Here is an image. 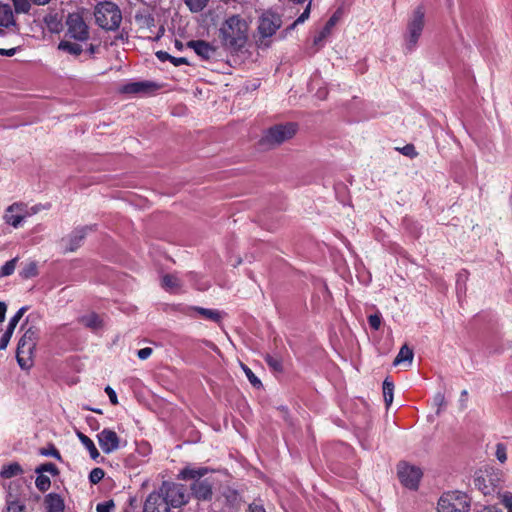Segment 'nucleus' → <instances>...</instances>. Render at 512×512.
<instances>
[{"mask_svg": "<svg viewBox=\"0 0 512 512\" xmlns=\"http://www.w3.org/2000/svg\"><path fill=\"white\" fill-rule=\"evenodd\" d=\"M171 63H173L175 66H180L182 64H187V59L186 58H183V57H179V58H176V57H171Z\"/></svg>", "mask_w": 512, "mask_h": 512, "instance_id": "nucleus-54", "label": "nucleus"}, {"mask_svg": "<svg viewBox=\"0 0 512 512\" xmlns=\"http://www.w3.org/2000/svg\"><path fill=\"white\" fill-rule=\"evenodd\" d=\"M265 362L267 363V365L274 371H281L282 370V362L280 359L270 355V354H266L265 357Z\"/></svg>", "mask_w": 512, "mask_h": 512, "instance_id": "nucleus-36", "label": "nucleus"}, {"mask_svg": "<svg viewBox=\"0 0 512 512\" xmlns=\"http://www.w3.org/2000/svg\"><path fill=\"white\" fill-rule=\"evenodd\" d=\"M77 436H78L81 444L88 450L90 457L93 460H96L100 456V454H99V451L96 448L94 442L88 436L83 434L82 432H78Z\"/></svg>", "mask_w": 512, "mask_h": 512, "instance_id": "nucleus-24", "label": "nucleus"}, {"mask_svg": "<svg viewBox=\"0 0 512 512\" xmlns=\"http://www.w3.org/2000/svg\"><path fill=\"white\" fill-rule=\"evenodd\" d=\"M38 336H39V329L34 326H30L25 330V332L22 335V337L20 338L19 342L25 343V344H30V345H36Z\"/></svg>", "mask_w": 512, "mask_h": 512, "instance_id": "nucleus-25", "label": "nucleus"}, {"mask_svg": "<svg viewBox=\"0 0 512 512\" xmlns=\"http://www.w3.org/2000/svg\"><path fill=\"white\" fill-rule=\"evenodd\" d=\"M208 473L205 467H186L181 470L179 477L183 480H194L191 486L193 495L199 500H208L212 495L213 482L210 478L202 479Z\"/></svg>", "mask_w": 512, "mask_h": 512, "instance_id": "nucleus-2", "label": "nucleus"}, {"mask_svg": "<svg viewBox=\"0 0 512 512\" xmlns=\"http://www.w3.org/2000/svg\"><path fill=\"white\" fill-rule=\"evenodd\" d=\"M101 450L105 454H111L120 448V438L117 433L109 428H104L97 434Z\"/></svg>", "mask_w": 512, "mask_h": 512, "instance_id": "nucleus-12", "label": "nucleus"}, {"mask_svg": "<svg viewBox=\"0 0 512 512\" xmlns=\"http://www.w3.org/2000/svg\"><path fill=\"white\" fill-rule=\"evenodd\" d=\"M82 322L85 326L90 327L92 329H96L100 327L101 321L97 314H90L82 318Z\"/></svg>", "mask_w": 512, "mask_h": 512, "instance_id": "nucleus-34", "label": "nucleus"}, {"mask_svg": "<svg viewBox=\"0 0 512 512\" xmlns=\"http://www.w3.org/2000/svg\"><path fill=\"white\" fill-rule=\"evenodd\" d=\"M194 310L203 318L209 319L213 322H219L221 320V315L217 310L202 307H195Z\"/></svg>", "mask_w": 512, "mask_h": 512, "instance_id": "nucleus-27", "label": "nucleus"}, {"mask_svg": "<svg viewBox=\"0 0 512 512\" xmlns=\"http://www.w3.org/2000/svg\"><path fill=\"white\" fill-rule=\"evenodd\" d=\"M368 323L374 330H378L381 326V316L379 314H373L368 317Z\"/></svg>", "mask_w": 512, "mask_h": 512, "instance_id": "nucleus-47", "label": "nucleus"}, {"mask_svg": "<svg viewBox=\"0 0 512 512\" xmlns=\"http://www.w3.org/2000/svg\"><path fill=\"white\" fill-rule=\"evenodd\" d=\"M188 47L192 48L198 56L205 60L214 57L216 54V48L203 40L190 41Z\"/></svg>", "mask_w": 512, "mask_h": 512, "instance_id": "nucleus-16", "label": "nucleus"}, {"mask_svg": "<svg viewBox=\"0 0 512 512\" xmlns=\"http://www.w3.org/2000/svg\"><path fill=\"white\" fill-rule=\"evenodd\" d=\"M35 472L37 474H43L45 472L50 473L51 475H57L59 473V470L57 466L54 463L48 462L41 464L35 469Z\"/></svg>", "mask_w": 512, "mask_h": 512, "instance_id": "nucleus-33", "label": "nucleus"}, {"mask_svg": "<svg viewBox=\"0 0 512 512\" xmlns=\"http://www.w3.org/2000/svg\"><path fill=\"white\" fill-rule=\"evenodd\" d=\"M23 473L21 465L17 462H12L2 467L0 475L4 479H10Z\"/></svg>", "mask_w": 512, "mask_h": 512, "instance_id": "nucleus-23", "label": "nucleus"}, {"mask_svg": "<svg viewBox=\"0 0 512 512\" xmlns=\"http://www.w3.org/2000/svg\"><path fill=\"white\" fill-rule=\"evenodd\" d=\"M35 485L38 490H40L41 492H45L50 488V478L44 474H38L35 481Z\"/></svg>", "mask_w": 512, "mask_h": 512, "instance_id": "nucleus-32", "label": "nucleus"}, {"mask_svg": "<svg viewBox=\"0 0 512 512\" xmlns=\"http://www.w3.org/2000/svg\"><path fill=\"white\" fill-rule=\"evenodd\" d=\"M339 20V15L337 13L333 14L330 19L326 22L323 29L319 32L317 36L314 38V45L320 46L323 41L330 35L332 28L336 25Z\"/></svg>", "mask_w": 512, "mask_h": 512, "instance_id": "nucleus-18", "label": "nucleus"}, {"mask_svg": "<svg viewBox=\"0 0 512 512\" xmlns=\"http://www.w3.org/2000/svg\"><path fill=\"white\" fill-rule=\"evenodd\" d=\"M157 85L150 81H139L131 82L123 85L120 88V92L124 94H139L144 93L153 89H156Z\"/></svg>", "mask_w": 512, "mask_h": 512, "instance_id": "nucleus-17", "label": "nucleus"}, {"mask_svg": "<svg viewBox=\"0 0 512 512\" xmlns=\"http://www.w3.org/2000/svg\"><path fill=\"white\" fill-rule=\"evenodd\" d=\"M31 1L37 5H44L49 2V0H31Z\"/></svg>", "mask_w": 512, "mask_h": 512, "instance_id": "nucleus-61", "label": "nucleus"}, {"mask_svg": "<svg viewBox=\"0 0 512 512\" xmlns=\"http://www.w3.org/2000/svg\"><path fill=\"white\" fill-rule=\"evenodd\" d=\"M96 23L105 30H115L119 27L122 15L118 6L112 2L100 3L95 9Z\"/></svg>", "mask_w": 512, "mask_h": 512, "instance_id": "nucleus-4", "label": "nucleus"}, {"mask_svg": "<svg viewBox=\"0 0 512 512\" xmlns=\"http://www.w3.org/2000/svg\"><path fill=\"white\" fill-rule=\"evenodd\" d=\"M47 512H64V501L60 495L50 493L45 497Z\"/></svg>", "mask_w": 512, "mask_h": 512, "instance_id": "nucleus-19", "label": "nucleus"}, {"mask_svg": "<svg viewBox=\"0 0 512 512\" xmlns=\"http://www.w3.org/2000/svg\"><path fill=\"white\" fill-rule=\"evenodd\" d=\"M243 367V370L249 380V382L254 386V387H258L261 385V381L255 376V374L252 372V370L250 368H248L247 366L245 365H242Z\"/></svg>", "mask_w": 512, "mask_h": 512, "instance_id": "nucleus-43", "label": "nucleus"}, {"mask_svg": "<svg viewBox=\"0 0 512 512\" xmlns=\"http://www.w3.org/2000/svg\"><path fill=\"white\" fill-rule=\"evenodd\" d=\"M470 501L459 491L444 493L438 501V512H469Z\"/></svg>", "mask_w": 512, "mask_h": 512, "instance_id": "nucleus-6", "label": "nucleus"}, {"mask_svg": "<svg viewBox=\"0 0 512 512\" xmlns=\"http://www.w3.org/2000/svg\"><path fill=\"white\" fill-rule=\"evenodd\" d=\"M164 492L163 499L167 503V507H180L188 502V494L181 484L164 485L161 489Z\"/></svg>", "mask_w": 512, "mask_h": 512, "instance_id": "nucleus-9", "label": "nucleus"}, {"mask_svg": "<svg viewBox=\"0 0 512 512\" xmlns=\"http://www.w3.org/2000/svg\"><path fill=\"white\" fill-rule=\"evenodd\" d=\"M222 45L233 52L239 51L248 39V23L238 15L225 20L219 30Z\"/></svg>", "mask_w": 512, "mask_h": 512, "instance_id": "nucleus-1", "label": "nucleus"}, {"mask_svg": "<svg viewBox=\"0 0 512 512\" xmlns=\"http://www.w3.org/2000/svg\"><path fill=\"white\" fill-rule=\"evenodd\" d=\"M176 46H177V47H180V46H181V44L177 41V42H176Z\"/></svg>", "mask_w": 512, "mask_h": 512, "instance_id": "nucleus-64", "label": "nucleus"}, {"mask_svg": "<svg viewBox=\"0 0 512 512\" xmlns=\"http://www.w3.org/2000/svg\"><path fill=\"white\" fill-rule=\"evenodd\" d=\"M105 393L108 395L109 400L113 405L118 404L117 394L113 388L110 386L105 387Z\"/></svg>", "mask_w": 512, "mask_h": 512, "instance_id": "nucleus-51", "label": "nucleus"}, {"mask_svg": "<svg viewBox=\"0 0 512 512\" xmlns=\"http://www.w3.org/2000/svg\"><path fill=\"white\" fill-rule=\"evenodd\" d=\"M434 404L438 407L437 413H440V410L443 406H445V396L442 393H437L434 396Z\"/></svg>", "mask_w": 512, "mask_h": 512, "instance_id": "nucleus-49", "label": "nucleus"}, {"mask_svg": "<svg viewBox=\"0 0 512 512\" xmlns=\"http://www.w3.org/2000/svg\"><path fill=\"white\" fill-rule=\"evenodd\" d=\"M88 51H89L90 54H94V53H96L98 51V46L91 44L89 46V48H88Z\"/></svg>", "mask_w": 512, "mask_h": 512, "instance_id": "nucleus-60", "label": "nucleus"}, {"mask_svg": "<svg viewBox=\"0 0 512 512\" xmlns=\"http://www.w3.org/2000/svg\"><path fill=\"white\" fill-rule=\"evenodd\" d=\"M17 261H18L17 257L7 261L0 268V277H6V276H10L11 274H13V272H14V270L16 268Z\"/></svg>", "mask_w": 512, "mask_h": 512, "instance_id": "nucleus-31", "label": "nucleus"}, {"mask_svg": "<svg viewBox=\"0 0 512 512\" xmlns=\"http://www.w3.org/2000/svg\"><path fill=\"white\" fill-rule=\"evenodd\" d=\"M467 395H468L467 390H463V391L461 392V400H462V401H464V399H463V398H466V397H467Z\"/></svg>", "mask_w": 512, "mask_h": 512, "instance_id": "nucleus-62", "label": "nucleus"}, {"mask_svg": "<svg viewBox=\"0 0 512 512\" xmlns=\"http://www.w3.org/2000/svg\"><path fill=\"white\" fill-rule=\"evenodd\" d=\"M104 475H105V473H104L103 469L94 468L91 470V472L89 474V480L92 484H97L103 479Z\"/></svg>", "mask_w": 512, "mask_h": 512, "instance_id": "nucleus-40", "label": "nucleus"}, {"mask_svg": "<svg viewBox=\"0 0 512 512\" xmlns=\"http://www.w3.org/2000/svg\"><path fill=\"white\" fill-rule=\"evenodd\" d=\"M18 49H19L18 47H14V48H10V49L0 48V55L11 57V56L15 55V53Z\"/></svg>", "mask_w": 512, "mask_h": 512, "instance_id": "nucleus-52", "label": "nucleus"}, {"mask_svg": "<svg viewBox=\"0 0 512 512\" xmlns=\"http://www.w3.org/2000/svg\"><path fill=\"white\" fill-rule=\"evenodd\" d=\"M161 285L166 291L176 292L181 288L182 283L177 275L166 274L162 277Z\"/></svg>", "mask_w": 512, "mask_h": 512, "instance_id": "nucleus-21", "label": "nucleus"}, {"mask_svg": "<svg viewBox=\"0 0 512 512\" xmlns=\"http://www.w3.org/2000/svg\"><path fill=\"white\" fill-rule=\"evenodd\" d=\"M37 274H38V266L35 261L27 262L20 271V276L23 279H29V278L35 277V276H37Z\"/></svg>", "mask_w": 512, "mask_h": 512, "instance_id": "nucleus-29", "label": "nucleus"}, {"mask_svg": "<svg viewBox=\"0 0 512 512\" xmlns=\"http://www.w3.org/2000/svg\"><path fill=\"white\" fill-rule=\"evenodd\" d=\"M152 352H153L152 348L145 347V348H142L137 351V356L141 360H146L151 356Z\"/></svg>", "mask_w": 512, "mask_h": 512, "instance_id": "nucleus-50", "label": "nucleus"}, {"mask_svg": "<svg viewBox=\"0 0 512 512\" xmlns=\"http://www.w3.org/2000/svg\"><path fill=\"white\" fill-rule=\"evenodd\" d=\"M281 24V17L278 14L266 11L260 17L258 30L263 37H270L276 33Z\"/></svg>", "mask_w": 512, "mask_h": 512, "instance_id": "nucleus-11", "label": "nucleus"}, {"mask_svg": "<svg viewBox=\"0 0 512 512\" xmlns=\"http://www.w3.org/2000/svg\"><path fill=\"white\" fill-rule=\"evenodd\" d=\"M36 345L18 342L16 359L22 369H29L33 365V356Z\"/></svg>", "mask_w": 512, "mask_h": 512, "instance_id": "nucleus-13", "label": "nucleus"}, {"mask_svg": "<svg viewBox=\"0 0 512 512\" xmlns=\"http://www.w3.org/2000/svg\"><path fill=\"white\" fill-rule=\"evenodd\" d=\"M475 485L484 495L492 494L497 488V485L493 483V479L490 475L477 477L475 479Z\"/></svg>", "mask_w": 512, "mask_h": 512, "instance_id": "nucleus-20", "label": "nucleus"}, {"mask_svg": "<svg viewBox=\"0 0 512 512\" xmlns=\"http://www.w3.org/2000/svg\"><path fill=\"white\" fill-rule=\"evenodd\" d=\"M401 154H403L404 156H407L411 159L415 158L418 156V152L416 151L415 149V146L413 144H407L403 147H398L396 148Z\"/></svg>", "mask_w": 512, "mask_h": 512, "instance_id": "nucleus-37", "label": "nucleus"}, {"mask_svg": "<svg viewBox=\"0 0 512 512\" xmlns=\"http://www.w3.org/2000/svg\"><path fill=\"white\" fill-rule=\"evenodd\" d=\"M297 131L294 123L278 124L267 129L261 139V144L267 148H273L291 139Z\"/></svg>", "mask_w": 512, "mask_h": 512, "instance_id": "nucleus-5", "label": "nucleus"}, {"mask_svg": "<svg viewBox=\"0 0 512 512\" xmlns=\"http://www.w3.org/2000/svg\"><path fill=\"white\" fill-rule=\"evenodd\" d=\"M461 277H462V273L458 274V281L460 280Z\"/></svg>", "mask_w": 512, "mask_h": 512, "instance_id": "nucleus-63", "label": "nucleus"}, {"mask_svg": "<svg viewBox=\"0 0 512 512\" xmlns=\"http://www.w3.org/2000/svg\"><path fill=\"white\" fill-rule=\"evenodd\" d=\"M40 211L38 205L28 207L24 203L16 202L8 206L3 216L5 223L18 228L27 217L37 214Z\"/></svg>", "mask_w": 512, "mask_h": 512, "instance_id": "nucleus-7", "label": "nucleus"}, {"mask_svg": "<svg viewBox=\"0 0 512 512\" xmlns=\"http://www.w3.org/2000/svg\"><path fill=\"white\" fill-rule=\"evenodd\" d=\"M393 391H394L393 382L389 378H386L383 382V396H384L385 404L387 406H390L391 403L393 402Z\"/></svg>", "mask_w": 512, "mask_h": 512, "instance_id": "nucleus-30", "label": "nucleus"}, {"mask_svg": "<svg viewBox=\"0 0 512 512\" xmlns=\"http://www.w3.org/2000/svg\"><path fill=\"white\" fill-rule=\"evenodd\" d=\"M8 341L5 340L2 336L0 337V350H4L6 349L7 345H8Z\"/></svg>", "mask_w": 512, "mask_h": 512, "instance_id": "nucleus-59", "label": "nucleus"}, {"mask_svg": "<svg viewBox=\"0 0 512 512\" xmlns=\"http://www.w3.org/2000/svg\"><path fill=\"white\" fill-rule=\"evenodd\" d=\"M58 49L74 56H78L82 52V47L79 44L67 40L60 41L58 44Z\"/></svg>", "mask_w": 512, "mask_h": 512, "instance_id": "nucleus-26", "label": "nucleus"}, {"mask_svg": "<svg viewBox=\"0 0 512 512\" xmlns=\"http://www.w3.org/2000/svg\"><path fill=\"white\" fill-rule=\"evenodd\" d=\"M249 512H266L262 505L259 504H250L249 505Z\"/></svg>", "mask_w": 512, "mask_h": 512, "instance_id": "nucleus-55", "label": "nucleus"}, {"mask_svg": "<svg viewBox=\"0 0 512 512\" xmlns=\"http://www.w3.org/2000/svg\"><path fill=\"white\" fill-rule=\"evenodd\" d=\"M209 0H185L186 5L192 12H199L203 10Z\"/></svg>", "mask_w": 512, "mask_h": 512, "instance_id": "nucleus-35", "label": "nucleus"}, {"mask_svg": "<svg viewBox=\"0 0 512 512\" xmlns=\"http://www.w3.org/2000/svg\"><path fill=\"white\" fill-rule=\"evenodd\" d=\"M66 35L77 41H86L89 38V30L82 16L78 13L69 14L66 20Z\"/></svg>", "mask_w": 512, "mask_h": 512, "instance_id": "nucleus-8", "label": "nucleus"}, {"mask_svg": "<svg viewBox=\"0 0 512 512\" xmlns=\"http://www.w3.org/2000/svg\"><path fill=\"white\" fill-rule=\"evenodd\" d=\"M115 508V504L112 500L105 501L102 503H98L96 506L97 512H112V510Z\"/></svg>", "mask_w": 512, "mask_h": 512, "instance_id": "nucleus-45", "label": "nucleus"}, {"mask_svg": "<svg viewBox=\"0 0 512 512\" xmlns=\"http://www.w3.org/2000/svg\"><path fill=\"white\" fill-rule=\"evenodd\" d=\"M90 230L89 227H81L72 231L66 238L61 240V243L66 251H75L82 243L83 239Z\"/></svg>", "mask_w": 512, "mask_h": 512, "instance_id": "nucleus-14", "label": "nucleus"}, {"mask_svg": "<svg viewBox=\"0 0 512 512\" xmlns=\"http://www.w3.org/2000/svg\"><path fill=\"white\" fill-rule=\"evenodd\" d=\"M156 56H157V58H158L160 61H162V62L167 61V60H168V61H171V57H172L171 55H169V54H168L167 52H165V51H157V52H156Z\"/></svg>", "mask_w": 512, "mask_h": 512, "instance_id": "nucleus-53", "label": "nucleus"}, {"mask_svg": "<svg viewBox=\"0 0 512 512\" xmlns=\"http://www.w3.org/2000/svg\"><path fill=\"white\" fill-rule=\"evenodd\" d=\"M40 454L43 455V456L54 457V458H56L58 460L61 459L60 452L53 445H51L48 448L41 449L40 450Z\"/></svg>", "mask_w": 512, "mask_h": 512, "instance_id": "nucleus-44", "label": "nucleus"}, {"mask_svg": "<svg viewBox=\"0 0 512 512\" xmlns=\"http://www.w3.org/2000/svg\"><path fill=\"white\" fill-rule=\"evenodd\" d=\"M425 26V10L418 6L413 10L407 20L404 46L407 53L414 51L422 35Z\"/></svg>", "mask_w": 512, "mask_h": 512, "instance_id": "nucleus-3", "label": "nucleus"}, {"mask_svg": "<svg viewBox=\"0 0 512 512\" xmlns=\"http://www.w3.org/2000/svg\"><path fill=\"white\" fill-rule=\"evenodd\" d=\"M11 25H14V15L10 5H0V26L9 27Z\"/></svg>", "mask_w": 512, "mask_h": 512, "instance_id": "nucleus-22", "label": "nucleus"}, {"mask_svg": "<svg viewBox=\"0 0 512 512\" xmlns=\"http://www.w3.org/2000/svg\"><path fill=\"white\" fill-rule=\"evenodd\" d=\"M310 10H311V1H309L308 5L306 6V8L302 12V14L295 20L294 25L304 23L309 18Z\"/></svg>", "mask_w": 512, "mask_h": 512, "instance_id": "nucleus-48", "label": "nucleus"}, {"mask_svg": "<svg viewBox=\"0 0 512 512\" xmlns=\"http://www.w3.org/2000/svg\"><path fill=\"white\" fill-rule=\"evenodd\" d=\"M26 311V307H21L15 315L9 320L7 328L14 330L23 317L24 313Z\"/></svg>", "mask_w": 512, "mask_h": 512, "instance_id": "nucleus-38", "label": "nucleus"}, {"mask_svg": "<svg viewBox=\"0 0 512 512\" xmlns=\"http://www.w3.org/2000/svg\"><path fill=\"white\" fill-rule=\"evenodd\" d=\"M7 306L4 302L0 301V323H2L5 320V314H6Z\"/></svg>", "mask_w": 512, "mask_h": 512, "instance_id": "nucleus-56", "label": "nucleus"}, {"mask_svg": "<svg viewBox=\"0 0 512 512\" xmlns=\"http://www.w3.org/2000/svg\"><path fill=\"white\" fill-rule=\"evenodd\" d=\"M413 360V351L407 346V345H404L401 347L399 353L397 354L395 360H394V365H398L402 362H409L411 364Z\"/></svg>", "mask_w": 512, "mask_h": 512, "instance_id": "nucleus-28", "label": "nucleus"}, {"mask_svg": "<svg viewBox=\"0 0 512 512\" xmlns=\"http://www.w3.org/2000/svg\"><path fill=\"white\" fill-rule=\"evenodd\" d=\"M16 12L27 13L30 9V3L28 0H13Z\"/></svg>", "mask_w": 512, "mask_h": 512, "instance_id": "nucleus-42", "label": "nucleus"}, {"mask_svg": "<svg viewBox=\"0 0 512 512\" xmlns=\"http://www.w3.org/2000/svg\"><path fill=\"white\" fill-rule=\"evenodd\" d=\"M495 456L501 463H505L507 460L506 446L503 443L496 444Z\"/></svg>", "mask_w": 512, "mask_h": 512, "instance_id": "nucleus-39", "label": "nucleus"}, {"mask_svg": "<svg viewBox=\"0 0 512 512\" xmlns=\"http://www.w3.org/2000/svg\"><path fill=\"white\" fill-rule=\"evenodd\" d=\"M13 332L14 330L7 328L1 336L9 342L13 335Z\"/></svg>", "mask_w": 512, "mask_h": 512, "instance_id": "nucleus-58", "label": "nucleus"}, {"mask_svg": "<svg viewBox=\"0 0 512 512\" xmlns=\"http://www.w3.org/2000/svg\"><path fill=\"white\" fill-rule=\"evenodd\" d=\"M478 512H502L499 508L495 506H486L480 509Z\"/></svg>", "mask_w": 512, "mask_h": 512, "instance_id": "nucleus-57", "label": "nucleus"}, {"mask_svg": "<svg viewBox=\"0 0 512 512\" xmlns=\"http://www.w3.org/2000/svg\"><path fill=\"white\" fill-rule=\"evenodd\" d=\"M5 512H26V507L19 501H9Z\"/></svg>", "mask_w": 512, "mask_h": 512, "instance_id": "nucleus-41", "label": "nucleus"}, {"mask_svg": "<svg viewBox=\"0 0 512 512\" xmlns=\"http://www.w3.org/2000/svg\"><path fill=\"white\" fill-rule=\"evenodd\" d=\"M398 476L401 483L410 489H417L422 477V471L416 466L400 463L398 465Z\"/></svg>", "mask_w": 512, "mask_h": 512, "instance_id": "nucleus-10", "label": "nucleus"}, {"mask_svg": "<svg viewBox=\"0 0 512 512\" xmlns=\"http://www.w3.org/2000/svg\"><path fill=\"white\" fill-rule=\"evenodd\" d=\"M501 503L505 506L508 512H512V493H503L501 495Z\"/></svg>", "mask_w": 512, "mask_h": 512, "instance_id": "nucleus-46", "label": "nucleus"}, {"mask_svg": "<svg viewBox=\"0 0 512 512\" xmlns=\"http://www.w3.org/2000/svg\"><path fill=\"white\" fill-rule=\"evenodd\" d=\"M143 512H169V508L162 494L153 492L147 497Z\"/></svg>", "mask_w": 512, "mask_h": 512, "instance_id": "nucleus-15", "label": "nucleus"}]
</instances>
